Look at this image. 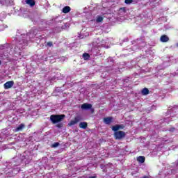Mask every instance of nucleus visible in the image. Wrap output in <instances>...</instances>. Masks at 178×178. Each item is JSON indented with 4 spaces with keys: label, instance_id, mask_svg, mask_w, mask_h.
I'll return each instance as SVG.
<instances>
[{
    "label": "nucleus",
    "instance_id": "nucleus-22",
    "mask_svg": "<svg viewBox=\"0 0 178 178\" xmlns=\"http://www.w3.org/2000/svg\"><path fill=\"white\" fill-rule=\"evenodd\" d=\"M90 112H91V113H94V112H95V110H94V108H92V107L91 108H90Z\"/></svg>",
    "mask_w": 178,
    "mask_h": 178
},
{
    "label": "nucleus",
    "instance_id": "nucleus-15",
    "mask_svg": "<svg viewBox=\"0 0 178 178\" xmlns=\"http://www.w3.org/2000/svg\"><path fill=\"white\" fill-rule=\"evenodd\" d=\"M83 58L84 60H88V59H90V54L88 53H84L83 54Z\"/></svg>",
    "mask_w": 178,
    "mask_h": 178
},
{
    "label": "nucleus",
    "instance_id": "nucleus-26",
    "mask_svg": "<svg viewBox=\"0 0 178 178\" xmlns=\"http://www.w3.org/2000/svg\"><path fill=\"white\" fill-rule=\"evenodd\" d=\"M177 166H178V161H177Z\"/></svg>",
    "mask_w": 178,
    "mask_h": 178
},
{
    "label": "nucleus",
    "instance_id": "nucleus-16",
    "mask_svg": "<svg viewBox=\"0 0 178 178\" xmlns=\"http://www.w3.org/2000/svg\"><path fill=\"white\" fill-rule=\"evenodd\" d=\"M103 20H104V17H102V16H98V17H97V19H96V22H97V23H101V22H103Z\"/></svg>",
    "mask_w": 178,
    "mask_h": 178
},
{
    "label": "nucleus",
    "instance_id": "nucleus-18",
    "mask_svg": "<svg viewBox=\"0 0 178 178\" xmlns=\"http://www.w3.org/2000/svg\"><path fill=\"white\" fill-rule=\"evenodd\" d=\"M124 2L127 5H130L131 3H133V2H134V0H125Z\"/></svg>",
    "mask_w": 178,
    "mask_h": 178
},
{
    "label": "nucleus",
    "instance_id": "nucleus-3",
    "mask_svg": "<svg viewBox=\"0 0 178 178\" xmlns=\"http://www.w3.org/2000/svg\"><path fill=\"white\" fill-rule=\"evenodd\" d=\"M81 109L83 111H88L92 108V104L88 103H84L81 106Z\"/></svg>",
    "mask_w": 178,
    "mask_h": 178
},
{
    "label": "nucleus",
    "instance_id": "nucleus-7",
    "mask_svg": "<svg viewBox=\"0 0 178 178\" xmlns=\"http://www.w3.org/2000/svg\"><path fill=\"white\" fill-rule=\"evenodd\" d=\"M104 122L106 124H111L112 122H113V118L112 117H107L104 118Z\"/></svg>",
    "mask_w": 178,
    "mask_h": 178
},
{
    "label": "nucleus",
    "instance_id": "nucleus-13",
    "mask_svg": "<svg viewBox=\"0 0 178 178\" xmlns=\"http://www.w3.org/2000/svg\"><path fill=\"white\" fill-rule=\"evenodd\" d=\"M72 10V8L70 6H65L63 8V13H69Z\"/></svg>",
    "mask_w": 178,
    "mask_h": 178
},
{
    "label": "nucleus",
    "instance_id": "nucleus-24",
    "mask_svg": "<svg viewBox=\"0 0 178 178\" xmlns=\"http://www.w3.org/2000/svg\"><path fill=\"white\" fill-rule=\"evenodd\" d=\"M89 178H97V177L96 176H92V177H90Z\"/></svg>",
    "mask_w": 178,
    "mask_h": 178
},
{
    "label": "nucleus",
    "instance_id": "nucleus-11",
    "mask_svg": "<svg viewBox=\"0 0 178 178\" xmlns=\"http://www.w3.org/2000/svg\"><path fill=\"white\" fill-rule=\"evenodd\" d=\"M138 162H140V163H144L145 162V157L144 156H140L137 157Z\"/></svg>",
    "mask_w": 178,
    "mask_h": 178
},
{
    "label": "nucleus",
    "instance_id": "nucleus-2",
    "mask_svg": "<svg viewBox=\"0 0 178 178\" xmlns=\"http://www.w3.org/2000/svg\"><path fill=\"white\" fill-rule=\"evenodd\" d=\"M126 137V133L123 131H114L115 140H123Z\"/></svg>",
    "mask_w": 178,
    "mask_h": 178
},
{
    "label": "nucleus",
    "instance_id": "nucleus-4",
    "mask_svg": "<svg viewBox=\"0 0 178 178\" xmlns=\"http://www.w3.org/2000/svg\"><path fill=\"white\" fill-rule=\"evenodd\" d=\"M124 129V124H117L112 127L113 131H119V130H123Z\"/></svg>",
    "mask_w": 178,
    "mask_h": 178
},
{
    "label": "nucleus",
    "instance_id": "nucleus-23",
    "mask_svg": "<svg viewBox=\"0 0 178 178\" xmlns=\"http://www.w3.org/2000/svg\"><path fill=\"white\" fill-rule=\"evenodd\" d=\"M121 10L122 9V10H124V12H125L126 11V8H120Z\"/></svg>",
    "mask_w": 178,
    "mask_h": 178
},
{
    "label": "nucleus",
    "instance_id": "nucleus-12",
    "mask_svg": "<svg viewBox=\"0 0 178 178\" xmlns=\"http://www.w3.org/2000/svg\"><path fill=\"white\" fill-rule=\"evenodd\" d=\"M142 95H148L149 94V90L148 88H145L141 90Z\"/></svg>",
    "mask_w": 178,
    "mask_h": 178
},
{
    "label": "nucleus",
    "instance_id": "nucleus-9",
    "mask_svg": "<svg viewBox=\"0 0 178 178\" xmlns=\"http://www.w3.org/2000/svg\"><path fill=\"white\" fill-rule=\"evenodd\" d=\"M160 41L161 42H168V41H169V37L166 35H163L160 38Z\"/></svg>",
    "mask_w": 178,
    "mask_h": 178
},
{
    "label": "nucleus",
    "instance_id": "nucleus-5",
    "mask_svg": "<svg viewBox=\"0 0 178 178\" xmlns=\"http://www.w3.org/2000/svg\"><path fill=\"white\" fill-rule=\"evenodd\" d=\"M15 82L13 81H7L6 83H4L5 90H9V88H12Z\"/></svg>",
    "mask_w": 178,
    "mask_h": 178
},
{
    "label": "nucleus",
    "instance_id": "nucleus-6",
    "mask_svg": "<svg viewBox=\"0 0 178 178\" xmlns=\"http://www.w3.org/2000/svg\"><path fill=\"white\" fill-rule=\"evenodd\" d=\"M79 120H81L80 116H76L74 120H71L70 122V123L68 124V126L70 127L74 126V124H77V123H79Z\"/></svg>",
    "mask_w": 178,
    "mask_h": 178
},
{
    "label": "nucleus",
    "instance_id": "nucleus-19",
    "mask_svg": "<svg viewBox=\"0 0 178 178\" xmlns=\"http://www.w3.org/2000/svg\"><path fill=\"white\" fill-rule=\"evenodd\" d=\"M53 148H56V147H59V143H55L52 145Z\"/></svg>",
    "mask_w": 178,
    "mask_h": 178
},
{
    "label": "nucleus",
    "instance_id": "nucleus-14",
    "mask_svg": "<svg viewBox=\"0 0 178 178\" xmlns=\"http://www.w3.org/2000/svg\"><path fill=\"white\" fill-rule=\"evenodd\" d=\"M25 127L24 124H20L16 129L15 131H21V130L24 129Z\"/></svg>",
    "mask_w": 178,
    "mask_h": 178
},
{
    "label": "nucleus",
    "instance_id": "nucleus-10",
    "mask_svg": "<svg viewBox=\"0 0 178 178\" xmlns=\"http://www.w3.org/2000/svg\"><path fill=\"white\" fill-rule=\"evenodd\" d=\"M88 126V124H87L86 122H80V124H79V127L81 129H83L84 130H86V129H87Z\"/></svg>",
    "mask_w": 178,
    "mask_h": 178
},
{
    "label": "nucleus",
    "instance_id": "nucleus-21",
    "mask_svg": "<svg viewBox=\"0 0 178 178\" xmlns=\"http://www.w3.org/2000/svg\"><path fill=\"white\" fill-rule=\"evenodd\" d=\"M176 130V128H170L169 129V131H171L172 133H173V131H175Z\"/></svg>",
    "mask_w": 178,
    "mask_h": 178
},
{
    "label": "nucleus",
    "instance_id": "nucleus-17",
    "mask_svg": "<svg viewBox=\"0 0 178 178\" xmlns=\"http://www.w3.org/2000/svg\"><path fill=\"white\" fill-rule=\"evenodd\" d=\"M56 127H57V129H62V127H63V123L62 122H59L56 125Z\"/></svg>",
    "mask_w": 178,
    "mask_h": 178
},
{
    "label": "nucleus",
    "instance_id": "nucleus-25",
    "mask_svg": "<svg viewBox=\"0 0 178 178\" xmlns=\"http://www.w3.org/2000/svg\"><path fill=\"white\" fill-rule=\"evenodd\" d=\"M0 65H2V61L0 60Z\"/></svg>",
    "mask_w": 178,
    "mask_h": 178
},
{
    "label": "nucleus",
    "instance_id": "nucleus-1",
    "mask_svg": "<svg viewBox=\"0 0 178 178\" xmlns=\"http://www.w3.org/2000/svg\"><path fill=\"white\" fill-rule=\"evenodd\" d=\"M65 118H66L65 114L51 115H50V120L53 124H56V123H60V122H62Z\"/></svg>",
    "mask_w": 178,
    "mask_h": 178
},
{
    "label": "nucleus",
    "instance_id": "nucleus-8",
    "mask_svg": "<svg viewBox=\"0 0 178 178\" xmlns=\"http://www.w3.org/2000/svg\"><path fill=\"white\" fill-rule=\"evenodd\" d=\"M25 3H26V5H29V6H31V8H33V6H35V1H34V0H26Z\"/></svg>",
    "mask_w": 178,
    "mask_h": 178
},
{
    "label": "nucleus",
    "instance_id": "nucleus-20",
    "mask_svg": "<svg viewBox=\"0 0 178 178\" xmlns=\"http://www.w3.org/2000/svg\"><path fill=\"white\" fill-rule=\"evenodd\" d=\"M47 47H52V45H54V44L52 43V42H48L47 43Z\"/></svg>",
    "mask_w": 178,
    "mask_h": 178
}]
</instances>
